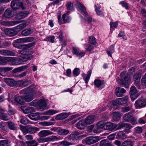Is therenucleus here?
Masks as SVG:
<instances>
[{
    "mask_svg": "<svg viewBox=\"0 0 146 146\" xmlns=\"http://www.w3.org/2000/svg\"><path fill=\"white\" fill-rule=\"evenodd\" d=\"M71 114L70 112L67 113L66 112L60 113L56 117V120H62L67 117Z\"/></svg>",
    "mask_w": 146,
    "mask_h": 146,
    "instance_id": "12",
    "label": "nucleus"
},
{
    "mask_svg": "<svg viewBox=\"0 0 146 146\" xmlns=\"http://www.w3.org/2000/svg\"><path fill=\"white\" fill-rule=\"evenodd\" d=\"M72 53L73 54H75L77 56H78L80 57L83 56L85 54L84 52H79L78 49L74 47L72 48Z\"/></svg>",
    "mask_w": 146,
    "mask_h": 146,
    "instance_id": "27",
    "label": "nucleus"
},
{
    "mask_svg": "<svg viewBox=\"0 0 146 146\" xmlns=\"http://www.w3.org/2000/svg\"><path fill=\"white\" fill-rule=\"evenodd\" d=\"M11 6L14 10H16L21 7L23 9L25 7L23 5V3L21 0H13L11 3Z\"/></svg>",
    "mask_w": 146,
    "mask_h": 146,
    "instance_id": "3",
    "label": "nucleus"
},
{
    "mask_svg": "<svg viewBox=\"0 0 146 146\" xmlns=\"http://www.w3.org/2000/svg\"><path fill=\"white\" fill-rule=\"evenodd\" d=\"M133 143L132 141L128 139L123 142L121 144V146H133Z\"/></svg>",
    "mask_w": 146,
    "mask_h": 146,
    "instance_id": "39",
    "label": "nucleus"
},
{
    "mask_svg": "<svg viewBox=\"0 0 146 146\" xmlns=\"http://www.w3.org/2000/svg\"><path fill=\"white\" fill-rule=\"evenodd\" d=\"M19 21H7L6 22H3V25L8 26H12L20 23Z\"/></svg>",
    "mask_w": 146,
    "mask_h": 146,
    "instance_id": "29",
    "label": "nucleus"
},
{
    "mask_svg": "<svg viewBox=\"0 0 146 146\" xmlns=\"http://www.w3.org/2000/svg\"><path fill=\"white\" fill-rule=\"evenodd\" d=\"M114 52V46L112 45L110 47V48L107 50V53L109 56L111 57V54L113 53Z\"/></svg>",
    "mask_w": 146,
    "mask_h": 146,
    "instance_id": "48",
    "label": "nucleus"
},
{
    "mask_svg": "<svg viewBox=\"0 0 146 146\" xmlns=\"http://www.w3.org/2000/svg\"><path fill=\"white\" fill-rule=\"evenodd\" d=\"M141 74L139 72L136 73L133 76V80L136 85H139V82L141 77Z\"/></svg>",
    "mask_w": 146,
    "mask_h": 146,
    "instance_id": "16",
    "label": "nucleus"
},
{
    "mask_svg": "<svg viewBox=\"0 0 146 146\" xmlns=\"http://www.w3.org/2000/svg\"><path fill=\"white\" fill-rule=\"evenodd\" d=\"M15 102L17 104H23L25 103V100L23 96L16 97L14 99Z\"/></svg>",
    "mask_w": 146,
    "mask_h": 146,
    "instance_id": "26",
    "label": "nucleus"
},
{
    "mask_svg": "<svg viewBox=\"0 0 146 146\" xmlns=\"http://www.w3.org/2000/svg\"><path fill=\"white\" fill-rule=\"evenodd\" d=\"M40 129L36 127H33L30 125H27L26 133L33 134L39 130Z\"/></svg>",
    "mask_w": 146,
    "mask_h": 146,
    "instance_id": "13",
    "label": "nucleus"
},
{
    "mask_svg": "<svg viewBox=\"0 0 146 146\" xmlns=\"http://www.w3.org/2000/svg\"><path fill=\"white\" fill-rule=\"evenodd\" d=\"M69 141L70 140L67 138L66 140L61 142L60 144L63 146H69L72 145L71 142H70Z\"/></svg>",
    "mask_w": 146,
    "mask_h": 146,
    "instance_id": "42",
    "label": "nucleus"
},
{
    "mask_svg": "<svg viewBox=\"0 0 146 146\" xmlns=\"http://www.w3.org/2000/svg\"><path fill=\"white\" fill-rule=\"evenodd\" d=\"M80 69L77 68H75L73 71V76H78L80 73Z\"/></svg>",
    "mask_w": 146,
    "mask_h": 146,
    "instance_id": "57",
    "label": "nucleus"
},
{
    "mask_svg": "<svg viewBox=\"0 0 146 146\" xmlns=\"http://www.w3.org/2000/svg\"><path fill=\"white\" fill-rule=\"evenodd\" d=\"M138 123L139 124H143L146 123V119H144L143 117H141L139 118L137 121Z\"/></svg>",
    "mask_w": 146,
    "mask_h": 146,
    "instance_id": "60",
    "label": "nucleus"
},
{
    "mask_svg": "<svg viewBox=\"0 0 146 146\" xmlns=\"http://www.w3.org/2000/svg\"><path fill=\"white\" fill-rule=\"evenodd\" d=\"M0 53L3 55L14 56L15 53L12 51L7 50H0Z\"/></svg>",
    "mask_w": 146,
    "mask_h": 146,
    "instance_id": "22",
    "label": "nucleus"
},
{
    "mask_svg": "<svg viewBox=\"0 0 146 146\" xmlns=\"http://www.w3.org/2000/svg\"><path fill=\"white\" fill-rule=\"evenodd\" d=\"M35 110L33 111H31L32 112H31V113L27 115L28 117L30 118L33 120H36V119H35V118L32 119L31 117H33L35 116H39L40 115L42 114H41V113H39V112H38L34 113V112L35 111Z\"/></svg>",
    "mask_w": 146,
    "mask_h": 146,
    "instance_id": "36",
    "label": "nucleus"
},
{
    "mask_svg": "<svg viewBox=\"0 0 146 146\" xmlns=\"http://www.w3.org/2000/svg\"><path fill=\"white\" fill-rule=\"evenodd\" d=\"M73 4L71 2H68L67 3L66 6L68 10H73Z\"/></svg>",
    "mask_w": 146,
    "mask_h": 146,
    "instance_id": "51",
    "label": "nucleus"
},
{
    "mask_svg": "<svg viewBox=\"0 0 146 146\" xmlns=\"http://www.w3.org/2000/svg\"><path fill=\"white\" fill-rule=\"evenodd\" d=\"M66 14L65 13L62 16V19L64 23H69L70 21V17L69 16H68L66 18Z\"/></svg>",
    "mask_w": 146,
    "mask_h": 146,
    "instance_id": "47",
    "label": "nucleus"
},
{
    "mask_svg": "<svg viewBox=\"0 0 146 146\" xmlns=\"http://www.w3.org/2000/svg\"><path fill=\"white\" fill-rule=\"evenodd\" d=\"M129 126H127V127H125V129H124V132L126 133H129L130 132V129L132 127V126L131 125L129 124H128Z\"/></svg>",
    "mask_w": 146,
    "mask_h": 146,
    "instance_id": "61",
    "label": "nucleus"
},
{
    "mask_svg": "<svg viewBox=\"0 0 146 146\" xmlns=\"http://www.w3.org/2000/svg\"><path fill=\"white\" fill-rule=\"evenodd\" d=\"M37 104L40 109H46L47 108L46 103L45 100L42 99L40 100L37 102Z\"/></svg>",
    "mask_w": 146,
    "mask_h": 146,
    "instance_id": "15",
    "label": "nucleus"
},
{
    "mask_svg": "<svg viewBox=\"0 0 146 146\" xmlns=\"http://www.w3.org/2000/svg\"><path fill=\"white\" fill-rule=\"evenodd\" d=\"M81 133L80 131H75L68 136L67 138L70 141H71V142L76 144L78 143V135H80Z\"/></svg>",
    "mask_w": 146,
    "mask_h": 146,
    "instance_id": "6",
    "label": "nucleus"
},
{
    "mask_svg": "<svg viewBox=\"0 0 146 146\" xmlns=\"http://www.w3.org/2000/svg\"><path fill=\"white\" fill-rule=\"evenodd\" d=\"M92 73L91 70H90L88 72L87 74H84L83 76V79L84 80L85 83L87 84L90 79L91 75Z\"/></svg>",
    "mask_w": 146,
    "mask_h": 146,
    "instance_id": "32",
    "label": "nucleus"
},
{
    "mask_svg": "<svg viewBox=\"0 0 146 146\" xmlns=\"http://www.w3.org/2000/svg\"><path fill=\"white\" fill-rule=\"evenodd\" d=\"M69 133L68 130L65 129H60L59 127L58 132V133L60 135H66Z\"/></svg>",
    "mask_w": 146,
    "mask_h": 146,
    "instance_id": "41",
    "label": "nucleus"
},
{
    "mask_svg": "<svg viewBox=\"0 0 146 146\" xmlns=\"http://www.w3.org/2000/svg\"><path fill=\"white\" fill-rule=\"evenodd\" d=\"M112 118L115 121H119L121 118L120 114L119 112H114L113 113Z\"/></svg>",
    "mask_w": 146,
    "mask_h": 146,
    "instance_id": "37",
    "label": "nucleus"
},
{
    "mask_svg": "<svg viewBox=\"0 0 146 146\" xmlns=\"http://www.w3.org/2000/svg\"><path fill=\"white\" fill-rule=\"evenodd\" d=\"M23 97L25 101L26 102H29L33 99V96L30 95H26Z\"/></svg>",
    "mask_w": 146,
    "mask_h": 146,
    "instance_id": "50",
    "label": "nucleus"
},
{
    "mask_svg": "<svg viewBox=\"0 0 146 146\" xmlns=\"http://www.w3.org/2000/svg\"><path fill=\"white\" fill-rule=\"evenodd\" d=\"M129 121L133 125L138 123V122L137 120V119L135 117H132Z\"/></svg>",
    "mask_w": 146,
    "mask_h": 146,
    "instance_id": "56",
    "label": "nucleus"
},
{
    "mask_svg": "<svg viewBox=\"0 0 146 146\" xmlns=\"http://www.w3.org/2000/svg\"><path fill=\"white\" fill-rule=\"evenodd\" d=\"M3 15L7 18H10L14 16V14L11 10L8 9L5 11Z\"/></svg>",
    "mask_w": 146,
    "mask_h": 146,
    "instance_id": "19",
    "label": "nucleus"
},
{
    "mask_svg": "<svg viewBox=\"0 0 146 146\" xmlns=\"http://www.w3.org/2000/svg\"><path fill=\"white\" fill-rule=\"evenodd\" d=\"M132 114L130 112H129L125 114L123 116L124 120L127 121H129L130 119L131 118Z\"/></svg>",
    "mask_w": 146,
    "mask_h": 146,
    "instance_id": "45",
    "label": "nucleus"
},
{
    "mask_svg": "<svg viewBox=\"0 0 146 146\" xmlns=\"http://www.w3.org/2000/svg\"><path fill=\"white\" fill-rule=\"evenodd\" d=\"M116 128L115 130L119 129L122 128H125V127L129 126L128 123H126L123 122H121L119 123L118 124L116 125Z\"/></svg>",
    "mask_w": 146,
    "mask_h": 146,
    "instance_id": "35",
    "label": "nucleus"
},
{
    "mask_svg": "<svg viewBox=\"0 0 146 146\" xmlns=\"http://www.w3.org/2000/svg\"><path fill=\"white\" fill-rule=\"evenodd\" d=\"M5 34L10 36H13L16 35L17 32L14 29H6L4 31Z\"/></svg>",
    "mask_w": 146,
    "mask_h": 146,
    "instance_id": "11",
    "label": "nucleus"
},
{
    "mask_svg": "<svg viewBox=\"0 0 146 146\" xmlns=\"http://www.w3.org/2000/svg\"><path fill=\"white\" fill-rule=\"evenodd\" d=\"M137 89L134 86H132L130 88L129 94L131 99L134 100L136 99L138 96L137 93Z\"/></svg>",
    "mask_w": 146,
    "mask_h": 146,
    "instance_id": "8",
    "label": "nucleus"
},
{
    "mask_svg": "<svg viewBox=\"0 0 146 146\" xmlns=\"http://www.w3.org/2000/svg\"><path fill=\"white\" fill-rule=\"evenodd\" d=\"M94 83L96 86L99 88H102L104 86V82L99 80H95Z\"/></svg>",
    "mask_w": 146,
    "mask_h": 146,
    "instance_id": "28",
    "label": "nucleus"
},
{
    "mask_svg": "<svg viewBox=\"0 0 146 146\" xmlns=\"http://www.w3.org/2000/svg\"><path fill=\"white\" fill-rule=\"evenodd\" d=\"M90 44L95 45L96 44V42L95 38L93 36H91L90 38Z\"/></svg>",
    "mask_w": 146,
    "mask_h": 146,
    "instance_id": "58",
    "label": "nucleus"
},
{
    "mask_svg": "<svg viewBox=\"0 0 146 146\" xmlns=\"http://www.w3.org/2000/svg\"><path fill=\"white\" fill-rule=\"evenodd\" d=\"M33 32V31L31 28H29L23 30L21 32V34L24 36H27L31 34Z\"/></svg>",
    "mask_w": 146,
    "mask_h": 146,
    "instance_id": "34",
    "label": "nucleus"
},
{
    "mask_svg": "<svg viewBox=\"0 0 146 146\" xmlns=\"http://www.w3.org/2000/svg\"><path fill=\"white\" fill-rule=\"evenodd\" d=\"M128 96H125L124 97L117 99L115 101L113 100L110 102V109L116 110L118 107V105H122L126 104L129 100Z\"/></svg>",
    "mask_w": 146,
    "mask_h": 146,
    "instance_id": "2",
    "label": "nucleus"
},
{
    "mask_svg": "<svg viewBox=\"0 0 146 146\" xmlns=\"http://www.w3.org/2000/svg\"><path fill=\"white\" fill-rule=\"evenodd\" d=\"M9 141L7 140L0 141V146H9Z\"/></svg>",
    "mask_w": 146,
    "mask_h": 146,
    "instance_id": "52",
    "label": "nucleus"
},
{
    "mask_svg": "<svg viewBox=\"0 0 146 146\" xmlns=\"http://www.w3.org/2000/svg\"><path fill=\"white\" fill-rule=\"evenodd\" d=\"M11 45V43L9 41H5L2 44V46L5 48L9 47Z\"/></svg>",
    "mask_w": 146,
    "mask_h": 146,
    "instance_id": "53",
    "label": "nucleus"
},
{
    "mask_svg": "<svg viewBox=\"0 0 146 146\" xmlns=\"http://www.w3.org/2000/svg\"><path fill=\"white\" fill-rule=\"evenodd\" d=\"M54 134L49 130H42L38 133V135L40 137L46 136L48 135Z\"/></svg>",
    "mask_w": 146,
    "mask_h": 146,
    "instance_id": "18",
    "label": "nucleus"
},
{
    "mask_svg": "<svg viewBox=\"0 0 146 146\" xmlns=\"http://www.w3.org/2000/svg\"><path fill=\"white\" fill-rule=\"evenodd\" d=\"M76 7L78 10L80 11L81 13L84 15L85 16L88 15L85 7L81 3L77 2L76 4Z\"/></svg>",
    "mask_w": 146,
    "mask_h": 146,
    "instance_id": "9",
    "label": "nucleus"
},
{
    "mask_svg": "<svg viewBox=\"0 0 146 146\" xmlns=\"http://www.w3.org/2000/svg\"><path fill=\"white\" fill-rule=\"evenodd\" d=\"M49 137H47L46 138H40L38 141L39 143H43L49 141Z\"/></svg>",
    "mask_w": 146,
    "mask_h": 146,
    "instance_id": "54",
    "label": "nucleus"
},
{
    "mask_svg": "<svg viewBox=\"0 0 146 146\" xmlns=\"http://www.w3.org/2000/svg\"><path fill=\"white\" fill-rule=\"evenodd\" d=\"M4 110H0V119L4 121L9 120L7 114L3 113Z\"/></svg>",
    "mask_w": 146,
    "mask_h": 146,
    "instance_id": "31",
    "label": "nucleus"
},
{
    "mask_svg": "<svg viewBox=\"0 0 146 146\" xmlns=\"http://www.w3.org/2000/svg\"><path fill=\"white\" fill-rule=\"evenodd\" d=\"M119 4L121 5L122 7H125L126 9H128L129 8L128 4L124 1H121Z\"/></svg>",
    "mask_w": 146,
    "mask_h": 146,
    "instance_id": "62",
    "label": "nucleus"
},
{
    "mask_svg": "<svg viewBox=\"0 0 146 146\" xmlns=\"http://www.w3.org/2000/svg\"><path fill=\"white\" fill-rule=\"evenodd\" d=\"M25 143L27 146H37L38 145L37 142L35 140L26 141Z\"/></svg>",
    "mask_w": 146,
    "mask_h": 146,
    "instance_id": "38",
    "label": "nucleus"
},
{
    "mask_svg": "<svg viewBox=\"0 0 146 146\" xmlns=\"http://www.w3.org/2000/svg\"><path fill=\"white\" fill-rule=\"evenodd\" d=\"M95 8V11L96 13L98 15L100 16L104 15V14L103 12L100 10L101 7L100 6L97 7V6L95 5L94 6Z\"/></svg>",
    "mask_w": 146,
    "mask_h": 146,
    "instance_id": "43",
    "label": "nucleus"
},
{
    "mask_svg": "<svg viewBox=\"0 0 146 146\" xmlns=\"http://www.w3.org/2000/svg\"><path fill=\"white\" fill-rule=\"evenodd\" d=\"M13 59L12 60H11V64L13 65H19L21 64V61L20 60H16V58L15 57H11Z\"/></svg>",
    "mask_w": 146,
    "mask_h": 146,
    "instance_id": "46",
    "label": "nucleus"
},
{
    "mask_svg": "<svg viewBox=\"0 0 146 146\" xmlns=\"http://www.w3.org/2000/svg\"><path fill=\"white\" fill-rule=\"evenodd\" d=\"M29 121L27 118H23L21 119V123L23 125H26L29 123Z\"/></svg>",
    "mask_w": 146,
    "mask_h": 146,
    "instance_id": "55",
    "label": "nucleus"
},
{
    "mask_svg": "<svg viewBox=\"0 0 146 146\" xmlns=\"http://www.w3.org/2000/svg\"><path fill=\"white\" fill-rule=\"evenodd\" d=\"M12 58L11 57L1 58L0 57V64L2 65H5L7 62H11Z\"/></svg>",
    "mask_w": 146,
    "mask_h": 146,
    "instance_id": "20",
    "label": "nucleus"
},
{
    "mask_svg": "<svg viewBox=\"0 0 146 146\" xmlns=\"http://www.w3.org/2000/svg\"><path fill=\"white\" fill-rule=\"evenodd\" d=\"M120 75L121 79H118L117 80V83L121 86L125 88H128L130 82V77L129 74H126V72H123L120 73Z\"/></svg>",
    "mask_w": 146,
    "mask_h": 146,
    "instance_id": "1",
    "label": "nucleus"
},
{
    "mask_svg": "<svg viewBox=\"0 0 146 146\" xmlns=\"http://www.w3.org/2000/svg\"><path fill=\"white\" fill-rule=\"evenodd\" d=\"M40 124H42L43 126H46L53 125V123L51 121L41 122Z\"/></svg>",
    "mask_w": 146,
    "mask_h": 146,
    "instance_id": "64",
    "label": "nucleus"
},
{
    "mask_svg": "<svg viewBox=\"0 0 146 146\" xmlns=\"http://www.w3.org/2000/svg\"><path fill=\"white\" fill-rule=\"evenodd\" d=\"M127 136L123 131L118 132L116 135V138L117 139L123 140L126 138Z\"/></svg>",
    "mask_w": 146,
    "mask_h": 146,
    "instance_id": "24",
    "label": "nucleus"
},
{
    "mask_svg": "<svg viewBox=\"0 0 146 146\" xmlns=\"http://www.w3.org/2000/svg\"><path fill=\"white\" fill-rule=\"evenodd\" d=\"M100 139L98 136L92 135L86 138L85 142L87 145H91L98 142Z\"/></svg>",
    "mask_w": 146,
    "mask_h": 146,
    "instance_id": "5",
    "label": "nucleus"
},
{
    "mask_svg": "<svg viewBox=\"0 0 146 146\" xmlns=\"http://www.w3.org/2000/svg\"><path fill=\"white\" fill-rule=\"evenodd\" d=\"M5 82L9 86L11 87L18 86L17 84L19 83L22 84V85H24L25 83V82H23L22 80L16 81L13 79L10 78L5 79Z\"/></svg>",
    "mask_w": 146,
    "mask_h": 146,
    "instance_id": "4",
    "label": "nucleus"
},
{
    "mask_svg": "<svg viewBox=\"0 0 146 146\" xmlns=\"http://www.w3.org/2000/svg\"><path fill=\"white\" fill-rule=\"evenodd\" d=\"M116 126L115 124L110 122H106L105 129L110 130H115Z\"/></svg>",
    "mask_w": 146,
    "mask_h": 146,
    "instance_id": "14",
    "label": "nucleus"
},
{
    "mask_svg": "<svg viewBox=\"0 0 146 146\" xmlns=\"http://www.w3.org/2000/svg\"><path fill=\"white\" fill-rule=\"evenodd\" d=\"M94 120V116H88L85 119L84 121L86 125H89L93 123Z\"/></svg>",
    "mask_w": 146,
    "mask_h": 146,
    "instance_id": "21",
    "label": "nucleus"
},
{
    "mask_svg": "<svg viewBox=\"0 0 146 146\" xmlns=\"http://www.w3.org/2000/svg\"><path fill=\"white\" fill-rule=\"evenodd\" d=\"M135 132L139 134H140L142 133L143 130L141 127L138 126L135 128Z\"/></svg>",
    "mask_w": 146,
    "mask_h": 146,
    "instance_id": "59",
    "label": "nucleus"
},
{
    "mask_svg": "<svg viewBox=\"0 0 146 146\" xmlns=\"http://www.w3.org/2000/svg\"><path fill=\"white\" fill-rule=\"evenodd\" d=\"M100 146H112L111 144L109 142L108 140L104 139L102 140L100 142Z\"/></svg>",
    "mask_w": 146,
    "mask_h": 146,
    "instance_id": "33",
    "label": "nucleus"
},
{
    "mask_svg": "<svg viewBox=\"0 0 146 146\" xmlns=\"http://www.w3.org/2000/svg\"><path fill=\"white\" fill-rule=\"evenodd\" d=\"M21 52H23V54L22 55L21 57L24 60L23 61H26L31 59L32 57L31 54H27L26 52H24L23 51H22Z\"/></svg>",
    "mask_w": 146,
    "mask_h": 146,
    "instance_id": "25",
    "label": "nucleus"
},
{
    "mask_svg": "<svg viewBox=\"0 0 146 146\" xmlns=\"http://www.w3.org/2000/svg\"><path fill=\"white\" fill-rule=\"evenodd\" d=\"M29 13L27 11H22L19 13L17 15L16 18L20 19L25 18L27 16Z\"/></svg>",
    "mask_w": 146,
    "mask_h": 146,
    "instance_id": "17",
    "label": "nucleus"
},
{
    "mask_svg": "<svg viewBox=\"0 0 146 146\" xmlns=\"http://www.w3.org/2000/svg\"><path fill=\"white\" fill-rule=\"evenodd\" d=\"M24 42V38H20L17 39L15 41L14 46L17 48H19V47L18 45V44L23 42Z\"/></svg>",
    "mask_w": 146,
    "mask_h": 146,
    "instance_id": "49",
    "label": "nucleus"
},
{
    "mask_svg": "<svg viewBox=\"0 0 146 146\" xmlns=\"http://www.w3.org/2000/svg\"><path fill=\"white\" fill-rule=\"evenodd\" d=\"M126 92V91L124 89L119 87L117 88L115 90V94L118 97L123 96Z\"/></svg>",
    "mask_w": 146,
    "mask_h": 146,
    "instance_id": "10",
    "label": "nucleus"
},
{
    "mask_svg": "<svg viewBox=\"0 0 146 146\" xmlns=\"http://www.w3.org/2000/svg\"><path fill=\"white\" fill-rule=\"evenodd\" d=\"M7 125L8 128L11 130H17V127L16 125L11 121H9L7 122Z\"/></svg>",
    "mask_w": 146,
    "mask_h": 146,
    "instance_id": "30",
    "label": "nucleus"
},
{
    "mask_svg": "<svg viewBox=\"0 0 146 146\" xmlns=\"http://www.w3.org/2000/svg\"><path fill=\"white\" fill-rule=\"evenodd\" d=\"M58 112V111L56 110H48L47 111L44 112L42 114L44 115H51L57 113Z\"/></svg>",
    "mask_w": 146,
    "mask_h": 146,
    "instance_id": "40",
    "label": "nucleus"
},
{
    "mask_svg": "<svg viewBox=\"0 0 146 146\" xmlns=\"http://www.w3.org/2000/svg\"><path fill=\"white\" fill-rule=\"evenodd\" d=\"M146 105V99L141 97L137 100L135 103L136 109H140Z\"/></svg>",
    "mask_w": 146,
    "mask_h": 146,
    "instance_id": "7",
    "label": "nucleus"
},
{
    "mask_svg": "<svg viewBox=\"0 0 146 146\" xmlns=\"http://www.w3.org/2000/svg\"><path fill=\"white\" fill-rule=\"evenodd\" d=\"M105 123L106 122L101 121L98 122L96 126L99 129H105Z\"/></svg>",
    "mask_w": 146,
    "mask_h": 146,
    "instance_id": "44",
    "label": "nucleus"
},
{
    "mask_svg": "<svg viewBox=\"0 0 146 146\" xmlns=\"http://www.w3.org/2000/svg\"><path fill=\"white\" fill-rule=\"evenodd\" d=\"M86 125L84 120H80L77 123L76 126L78 128L82 130L85 128Z\"/></svg>",
    "mask_w": 146,
    "mask_h": 146,
    "instance_id": "23",
    "label": "nucleus"
},
{
    "mask_svg": "<svg viewBox=\"0 0 146 146\" xmlns=\"http://www.w3.org/2000/svg\"><path fill=\"white\" fill-rule=\"evenodd\" d=\"M110 25V27L111 28L114 29L117 27L118 25V22H116L115 23H113L112 22H111Z\"/></svg>",
    "mask_w": 146,
    "mask_h": 146,
    "instance_id": "63",
    "label": "nucleus"
}]
</instances>
